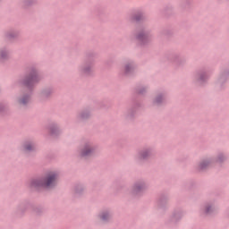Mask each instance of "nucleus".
<instances>
[{
    "instance_id": "obj_9",
    "label": "nucleus",
    "mask_w": 229,
    "mask_h": 229,
    "mask_svg": "<svg viewBox=\"0 0 229 229\" xmlns=\"http://www.w3.org/2000/svg\"><path fill=\"white\" fill-rule=\"evenodd\" d=\"M200 169H205V164L204 163L200 164Z\"/></svg>"
},
{
    "instance_id": "obj_6",
    "label": "nucleus",
    "mask_w": 229,
    "mask_h": 229,
    "mask_svg": "<svg viewBox=\"0 0 229 229\" xmlns=\"http://www.w3.org/2000/svg\"><path fill=\"white\" fill-rule=\"evenodd\" d=\"M101 219H102L103 221H106V219H108V214H104V215H102V216H101Z\"/></svg>"
},
{
    "instance_id": "obj_1",
    "label": "nucleus",
    "mask_w": 229,
    "mask_h": 229,
    "mask_svg": "<svg viewBox=\"0 0 229 229\" xmlns=\"http://www.w3.org/2000/svg\"><path fill=\"white\" fill-rule=\"evenodd\" d=\"M58 178V175L56 174H50L46 180L43 182L36 181L33 185L35 186H43V187H53L55 183H56V179Z\"/></svg>"
},
{
    "instance_id": "obj_4",
    "label": "nucleus",
    "mask_w": 229,
    "mask_h": 229,
    "mask_svg": "<svg viewBox=\"0 0 229 229\" xmlns=\"http://www.w3.org/2000/svg\"><path fill=\"white\" fill-rule=\"evenodd\" d=\"M33 148H35L32 144H30V145H27L26 147H25V149L27 150V151H31V149H33Z\"/></svg>"
},
{
    "instance_id": "obj_10",
    "label": "nucleus",
    "mask_w": 229,
    "mask_h": 229,
    "mask_svg": "<svg viewBox=\"0 0 229 229\" xmlns=\"http://www.w3.org/2000/svg\"><path fill=\"white\" fill-rule=\"evenodd\" d=\"M210 210L208 208L206 209V212H209Z\"/></svg>"
},
{
    "instance_id": "obj_7",
    "label": "nucleus",
    "mask_w": 229,
    "mask_h": 229,
    "mask_svg": "<svg viewBox=\"0 0 229 229\" xmlns=\"http://www.w3.org/2000/svg\"><path fill=\"white\" fill-rule=\"evenodd\" d=\"M29 99L28 98H23L21 100V105H26L28 103Z\"/></svg>"
},
{
    "instance_id": "obj_3",
    "label": "nucleus",
    "mask_w": 229,
    "mask_h": 229,
    "mask_svg": "<svg viewBox=\"0 0 229 229\" xmlns=\"http://www.w3.org/2000/svg\"><path fill=\"white\" fill-rule=\"evenodd\" d=\"M90 151H92V148L87 147L85 150L82 151V157H89V155H90Z\"/></svg>"
},
{
    "instance_id": "obj_5",
    "label": "nucleus",
    "mask_w": 229,
    "mask_h": 229,
    "mask_svg": "<svg viewBox=\"0 0 229 229\" xmlns=\"http://www.w3.org/2000/svg\"><path fill=\"white\" fill-rule=\"evenodd\" d=\"M138 38H139L140 40H146V39L148 38V37H147L146 35H140V36L138 37Z\"/></svg>"
},
{
    "instance_id": "obj_2",
    "label": "nucleus",
    "mask_w": 229,
    "mask_h": 229,
    "mask_svg": "<svg viewBox=\"0 0 229 229\" xmlns=\"http://www.w3.org/2000/svg\"><path fill=\"white\" fill-rule=\"evenodd\" d=\"M37 81V75L31 76L26 82L25 85H31V83H35Z\"/></svg>"
},
{
    "instance_id": "obj_8",
    "label": "nucleus",
    "mask_w": 229,
    "mask_h": 229,
    "mask_svg": "<svg viewBox=\"0 0 229 229\" xmlns=\"http://www.w3.org/2000/svg\"><path fill=\"white\" fill-rule=\"evenodd\" d=\"M125 71H126V72H130V65H127V66L125 67Z\"/></svg>"
}]
</instances>
